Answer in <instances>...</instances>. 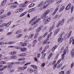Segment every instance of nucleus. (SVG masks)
Returning <instances> with one entry per match:
<instances>
[{
    "mask_svg": "<svg viewBox=\"0 0 74 74\" xmlns=\"http://www.w3.org/2000/svg\"><path fill=\"white\" fill-rule=\"evenodd\" d=\"M49 0H47L44 2V4L45 5L46 4H47L48 3H49Z\"/></svg>",
    "mask_w": 74,
    "mask_h": 74,
    "instance_id": "38",
    "label": "nucleus"
},
{
    "mask_svg": "<svg viewBox=\"0 0 74 74\" xmlns=\"http://www.w3.org/2000/svg\"><path fill=\"white\" fill-rule=\"evenodd\" d=\"M48 34V32L46 33L44 35H43V37H45Z\"/></svg>",
    "mask_w": 74,
    "mask_h": 74,
    "instance_id": "63",
    "label": "nucleus"
},
{
    "mask_svg": "<svg viewBox=\"0 0 74 74\" xmlns=\"http://www.w3.org/2000/svg\"><path fill=\"white\" fill-rule=\"evenodd\" d=\"M49 46L48 45H46L45 48V49L46 50L47 49H48V48H49Z\"/></svg>",
    "mask_w": 74,
    "mask_h": 74,
    "instance_id": "53",
    "label": "nucleus"
},
{
    "mask_svg": "<svg viewBox=\"0 0 74 74\" xmlns=\"http://www.w3.org/2000/svg\"><path fill=\"white\" fill-rule=\"evenodd\" d=\"M12 64H20V62H12Z\"/></svg>",
    "mask_w": 74,
    "mask_h": 74,
    "instance_id": "31",
    "label": "nucleus"
},
{
    "mask_svg": "<svg viewBox=\"0 0 74 74\" xmlns=\"http://www.w3.org/2000/svg\"><path fill=\"white\" fill-rule=\"evenodd\" d=\"M7 2V0H3V2L1 3V4L2 5H4Z\"/></svg>",
    "mask_w": 74,
    "mask_h": 74,
    "instance_id": "15",
    "label": "nucleus"
},
{
    "mask_svg": "<svg viewBox=\"0 0 74 74\" xmlns=\"http://www.w3.org/2000/svg\"><path fill=\"white\" fill-rule=\"evenodd\" d=\"M12 55H15L16 53V52H12L11 53Z\"/></svg>",
    "mask_w": 74,
    "mask_h": 74,
    "instance_id": "60",
    "label": "nucleus"
},
{
    "mask_svg": "<svg viewBox=\"0 0 74 74\" xmlns=\"http://www.w3.org/2000/svg\"><path fill=\"white\" fill-rule=\"evenodd\" d=\"M74 10V7L72 6L71 8V12L72 13Z\"/></svg>",
    "mask_w": 74,
    "mask_h": 74,
    "instance_id": "50",
    "label": "nucleus"
},
{
    "mask_svg": "<svg viewBox=\"0 0 74 74\" xmlns=\"http://www.w3.org/2000/svg\"><path fill=\"white\" fill-rule=\"evenodd\" d=\"M33 36H34V34H33L30 35L29 36V38H32L33 37Z\"/></svg>",
    "mask_w": 74,
    "mask_h": 74,
    "instance_id": "43",
    "label": "nucleus"
},
{
    "mask_svg": "<svg viewBox=\"0 0 74 74\" xmlns=\"http://www.w3.org/2000/svg\"><path fill=\"white\" fill-rule=\"evenodd\" d=\"M15 43V42L12 41V42H10L8 43V44H14Z\"/></svg>",
    "mask_w": 74,
    "mask_h": 74,
    "instance_id": "39",
    "label": "nucleus"
},
{
    "mask_svg": "<svg viewBox=\"0 0 74 74\" xmlns=\"http://www.w3.org/2000/svg\"><path fill=\"white\" fill-rule=\"evenodd\" d=\"M21 50L22 52H25L27 51V48L25 47L22 48L21 49Z\"/></svg>",
    "mask_w": 74,
    "mask_h": 74,
    "instance_id": "12",
    "label": "nucleus"
},
{
    "mask_svg": "<svg viewBox=\"0 0 74 74\" xmlns=\"http://www.w3.org/2000/svg\"><path fill=\"white\" fill-rule=\"evenodd\" d=\"M31 67H32V68H34V69H37V66L35 65H30Z\"/></svg>",
    "mask_w": 74,
    "mask_h": 74,
    "instance_id": "22",
    "label": "nucleus"
},
{
    "mask_svg": "<svg viewBox=\"0 0 74 74\" xmlns=\"http://www.w3.org/2000/svg\"><path fill=\"white\" fill-rule=\"evenodd\" d=\"M70 71L69 70L67 71L66 73V74H70Z\"/></svg>",
    "mask_w": 74,
    "mask_h": 74,
    "instance_id": "59",
    "label": "nucleus"
},
{
    "mask_svg": "<svg viewBox=\"0 0 74 74\" xmlns=\"http://www.w3.org/2000/svg\"><path fill=\"white\" fill-rule=\"evenodd\" d=\"M64 19H62V21H61V25H63L64 24Z\"/></svg>",
    "mask_w": 74,
    "mask_h": 74,
    "instance_id": "37",
    "label": "nucleus"
},
{
    "mask_svg": "<svg viewBox=\"0 0 74 74\" xmlns=\"http://www.w3.org/2000/svg\"><path fill=\"white\" fill-rule=\"evenodd\" d=\"M66 52H67L66 49H65L62 55V59H64V55H66Z\"/></svg>",
    "mask_w": 74,
    "mask_h": 74,
    "instance_id": "5",
    "label": "nucleus"
},
{
    "mask_svg": "<svg viewBox=\"0 0 74 74\" xmlns=\"http://www.w3.org/2000/svg\"><path fill=\"white\" fill-rule=\"evenodd\" d=\"M6 17V15H2V16H1L0 17V19H4V18H5Z\"/></svg>",
    "mask_w": 74,
    "mask_h": 74,
    "instance_id": "25",
    "label": "nucleus"
},
{
    "mask_svg": "<svg viewBox=\"0 0 74 74\" xmlns=\"http://www.w3.org/2000/svg\"><path fill=\"white\" fill-rule=\"evenodd\" d=\"M64 47H63L61 49V51L62 52H63L64 51Z\"/></svg>",
    "mask_w": 74,
    "mask_h": 74,
    "instance_id": "58",
    "label": "nucleus"
},
{
    "mask_svg": "<svg viewBox=\"0 0 74 74\" xmlns=\"http://www.w3.org/2000/svg\"><path fill=\"white\" fill-rule=\"evenodd\" d=\"M35 4L34 3H31L30 5H29V8H31V7H33L34 6Z\"/></svg>",
    "mask_w": 74,
    "mask_h": 74,
    "instance_id": "26",
    "label": "nucleus"
},
{
    "mask_svg": "<svg viewBox=\"0 0 74 74\" xmlns=\"http://www.w3.org/2000/svg\"><path fill=\"white\" fill-rule=\"evenodd\" d=\"M43 22H44V21H45V22H44V23H45V25H46V24H47V23H48V22H49L47 20V19H43Z\"/></svg>",
    "mask_w": 74,
    "mask_h": 74,
    "instance_id": "23",
    "label": "nucleus"
},
{
    "mask_svg": "<svg viewBox=\"0 0 74 74\" xmlns=\"http://www.w3.org/2000/svg\"><path fill=\"white\" fill-rule=\"evenodd\" d=\"M22 35H18L16 36V38H19V37H21L22 36Z\"/></svg>",
    "mask_w": 74,
    "mask_h": 74,
    "instance_id": "61",
    "label": "nucleus"
},
{
    "mask_svg": "<svg viewBox=\"0 0 74 74\" xmlns=\"http://www.w3.org/2000/svg\"><path fill=\"white\" fill-rule=\"evenodd\" d=\"M42 36H40L39 38H38V40L39 41H40L41 40H42Z\"/></svg>",
    "mask_w": 74,
    "mask_h": 74,
    "instance_id": "35",
    "label": "nucleus"
},
{
    "mask_svg": "<svg viewBox=\"0 0 74 74\" xmlns=\"http://www.w3.org/2000/svg\"><path fill=\"white\" fill-rule=\"evenodd\" d=\"M64 32H62L60 34V36L61 37H63V35H64Z\"/></svg>",
    "mask_w": 74,
    "mask_h": 74,
    "instance_id": "51",
    "label": "nucleus"
},
{
    "mask_svg": "<svg viewBox=\"0 0 74 74\" xmlns=\"http://www.w3.org/2000/svg\"><path fill=\"white\" fill-rule=\"evenodd\" d=\"M62 59H61L59 60L57 62V64H59V63H60V62H61V61H62Z\"/></svg>",
    "mask_w": 74,
    "mask_h": 74,
    "instance_id": "44",
    "label": "nucleus"
},
{
    "mask_svg": "<svg viewBox=\"0 0 74 74\" xmlns=\"http://www.w3.org/2000/svg\"><path fill=\"white\" fill-rule=\"evenodd\" d=\"M53 55V53H51L49 56L47 58L48 59H51V58L52 56Z\"/></svg>",
    "mask_w": 74,
    "mask_h": 74,
    "instance_id": "20",
    "label": "nucleus"
},
{
    "mask_svg": "<svg viewBox=\"0 0 74 74\" xmlns=\"http://www.w3.org/2000/svg\"><path fill=\"white\" fill-rule=\"evenodd\" d=\"M12 22L11 21H10L8 23H7L6 25H5V26L6 27H8V26H9L10 25V24Z\"/></svg>",
    "mask_w": 74,
    "mask_h": 74,
    "instance_id": "21",
    "label": "nucleus"
},
{
    "mask_svg": "<svg viewBox=\"0 0 74 74\" xmlns=\"http://www.w3.org/2000/svg\"><path fill=\"white\" fill-rule=\"evenodd\" d=\"M71 57L73 58L74 56V49H73L72 50L71 53Z\"/></svg>",
    "mask_w": 74,
    "mask_h": 74,
    "instance_id": "7",
    "label": "nucleus"
},
{
    "mask_svg": "<svg viewBox=\"0 0 74 74\" xmlns=\"http://www.w3.org/2000/svg\"><path fill=\"white\" fill-rule=\"evenodd\" d=\"M26 69H27V66H24L23 67H19L18 68V69L19 70H21V71H23V70H25Z\"/></svg>",
    "mask_w": 74,
    "mask_h": 74,
    "instance_id": "2",
    "label": "nucleus"
},
{
    "mask_svg": "<svg viewBox=\"0 0 74 74\" xmlns=\"http://www.w3.org/2000/svg\"><path fill=\"white\" fill-rule=\"evenodd\" d=\"M71 4H69L66 8V10H69L71 8Z\"/></svg>",
    "mask_w": 74,
    "mask_h": 74,
    "instance_id": "3",
    "label": "nucleus"
},
{
    "mask_svg": "<svg viewBox=\"0 0 74 74\" xmlns=\"http://www.w3.org/2000/svg\"><path fill=\"white\" fill-rule=\"evenodd\" d=\"M62 41H63L62 37V36H60L58 39V42H60V43L62 42Z\"/></svg>",
    "mask_w": 74,
    "mask_h": 74,
    "instance_id": "9",
    "label": "nucleus"
},
{
    "mask_svg": "<svg viewBox=\"0 0 74 74\" xmlns=\"http://www.w3.org/2000/svg\"><path fill=\"white\" fill-rule=\"evenodd\" d=\"M50 42H51L50 41H48V40L46 39L43 42V44H50Z\"/></svg>",
    "mask_w": 74,
    "mask_h": 74,
    "instance_id": "4",
    "label": "nucleus"
},
{
    "mask_svg": "<svg viewBox=\"0 0 74 74\" xmlns=\"http://www.w3.org/2000/svg\"><path fill=\"white\" fill-rule=\"evenodd\" d=\"M37 40H35L34 41L33 45H32V47H34V45L35 44H36V43L37 42Z\"/></svg>",
    "mask_w": 74,
    "mask_h": 74,
    "instance_id": "30",
    "label": "nucleus"
},
{
    "mask_svg": "<svg viewBox=\"0 0 74 74\" xmlns=\"http://www.w3.org/2000/svg\"><path fill=\"white\" fill-rule=\"evenodd\" d=\"M15 12L16 13H18V12H20L19 9H17L15 11Z\"/></svg>",
    "mask_w": 74,
    "mask_h": 74,
    "instance_id": "57",
    "label": "nucleus"
},
{
    "mask_svg": "<svg viewBox=\"0 0 74 74\" xmlns=\"http://www.w3.org/2000/svg\"><path fill=\"white\" fill-rule=\"evenodd\" d=\"M49 3H53L54 0H51V1H49Z\"/></svg>",
    "mask_w": 74,
    "mask_h": 74,
    "instance_id": "64",
    "label": "nucleus"
},
{
    "mask_svg": "<svg viewBox=\"0 0 74 74\" xmlns=\"http://www.w3.org/2000/svg\"><path fill=\"white\" fill-rule=\"evenodd\" d=\"M62 1V0H60L57 1L56 2L57 4H59L60 3H61Z\"/></svg>",
    "mask_w": 74,
    "mask_h": 74,
    "instance_id": "52",
    "label": "nucleus"
},
{
    "mask_svg": "<svg viewBox=\"0 0 74 74\" xmlns=\"http://www.w3.org/2000/svg\"><path fill=\"white\" fill-rule=\"evenodd\" d=\"M11 15V12H9L7 13V16H10Z\"/></svg>",
    "mask_w": 74,
    "mask_h": 74,
    "instance_id": "49",
    "label": "nucleus"
},
{
    "mask_svg": "<svg viewBox=\"0 0 74 74\" xmlns=\"http://www.w3.org/2000/svg\"><path fill=\"white\" fill-rule=\"evenodd\" d=\"M60 28H58L57 29L54 33L55 35H56V34H57L58 33V32H59V31H60Z\"/></svg>",
    "mask_w": 74,
    "mask_h": 74,
    "instance_id": "13",
    "label": "nucleus"
},
{
    "mask_svg": "<svg viewBox=\"0 0 74 74\" xmlns=\"http://www.w3.org/2000/svg\"><path fill=\"white\" fill-rule=\"evenodd\" d=\"M3 67L4 69H6V68H7V67H8L7 65L3 67V65H0V68H2Z\"/></svg>",
    "mask_w": 74,
    "mask_h": 74,
    "instance_id": "36",
    "label": "nucleus"
},
{
    "mask_svg": "<svg viewBox=\"0 0 74 74\" xmlns=\"http://www.w3.org/2000/svg\"><path fill=\"white\" fill-rule=\"evenodd\" d=\"M26 4H21L20 5H19V7H26Z\"/></svg>",
    "mask_w": 74,
    "mask_h": 74,
    "instance_id": "32",
    "label": "nucleus"
},
{
    "mask_svg": "<svg viewBox=\"0 0 74 74\" xmlns=\"http://www.w3.org/2000/svg\"><path fill=\"white\" fill-rule=\"evenodd\" d=\"M43 27H44V26H43V25H41L40 27H39L38 29V32L40 31L41 30H42V29L43 28Z\"/></svg>",
    "mask_w": 74,
    "mask_h": 74,
    "instance_id": "11",
    "label": "nucleus"
},
{
    "mask_svg": "<svg viewBox=\"0 0 74 74\" xmlns=\"http://www.w3.org/2000/svg\"><path fill=\"white\" fill-rule=\"evenodd\" d=\"M4 10H0V15H1L3 12Z\"/></svg>",
    "mask_w": 74,
    "mask_h": 74,
    "instance_id": "42",
    "label": "nucleus"
},
{
    "mask_svg": "<svg viewBox=\"0 0 74 74\" xmlns=\"http://www.w3.org/2000/svg\"><path fill=\"white\" fill-rule=\"evenodd\" d=\"M52 34V32H50V34L47 36V38H49Z\"/></svg>",
    "mask_w": 74,
    "mask_h": 74,
    "instance_id": "29",
    "label": "nucleus"
},
{
    "mask_svg": "<svg viewBox=\"0 0 74 74\" xmlns=\"http://www.w3.org/2000/svg\"><path fill=\"white\" fill-rule=\"evenodd\" d=\"M18 58V57L16 56H12L10 57V59H16Z\"/></svg>",
    "mask_w": 74,
    "mask_h": 74,
    "instance_id": "14",
    "label": "nucleus"
},
{
    "mask_svg": "<svg viewBox=\"0 0 74 74\" xmlns=\"http://www.w3.org/2000/svg\"><path fill=\"white\" fill-rule=\"evenodd\" d=\"M59 16V15H56L53 18V19H57L58 18Z\"/></svg>",
    "mask_w": 74,
    "mask_h": 74,
    "instance_id": "19",
    "label": "nucleus"
},
{
    "mask_svg": "<svg viewBox=\"0 0 74 74\" xmlns=\"http://www.w3.org/2000/svg\"><path fill=\"white\" fill-rule=\"evenodd\" d=\"M44 3V1H42L40 3V4L38 5V7H40V5H42V4Z\"/></svg>",
    "mask_w": 74,
    "mask_h": 74,
    "instance_id": "34",
    "label": "nucleus"
},
{
    "mask_svg": "<svg viewBox=\"0 0 74 74\" xmlns=\"http://www.w3.org/2000/svg\"><path fill=\"white\" fill-rule=\"evenodd\" d=\"M27 71L29 72V73H32V72H33L34 71L32 69L30 68H29L28 69H27Z\"/></svg>",
    "mask_w": 74,
    "mask_h": 74,
    "instance_id": "17",
    "label": "nucleus"
},
{
    "mask_svg": "<svg viewBox=\"0 0 74 74\" xmlns=\"http://www.w3.org/2000/svg\"><path fill=\"white\" fill-rule=\"evenodd\" d=\"M37 23V19L36 21H35L34 22V23H33V24H31L32 26H33V25H35L36 23Z\"/></svg>",
    "mask_w": 74,
    "mask_h": 74,
    "instance_id": "40",
    "label": "nucleus"
},
{
    "mask_svg": "<svg viewBox=\"0 0 74 74\" xmlns=\"http://www.w3.org/2000/svg\"><path fill=\"white\" fill-rule=\"evenodd\" d=\"M26 55V54L25 53H22L19 55L20 56H25Z\"/></svg>",
    "mask_w": 74,
    "mask_h": 74,
    "instance_id": "33",
    "label": "nucleus"
},
{
    "mask_svg": "<svg viewBox=\"0 0 74 74\" xmlns=\"http://www.w3.org/2000/svg\"><path fill=\"white\" fill-rule=\"evenodd\" d=\"M59 74H64V71H61L59 73Z\"/></svg>",
    "mask_w": 74,
    "mask_h": 74,
    "instance_id": "54",
    "label": "nucleus"
},
{
    "mask_svg": "<svg viewBox=\"0 0 74 74\" xmlns=\"http://www.w3.org/2000/svg\"><path fill=\"white\" fill-rule=\"evenodd\" d=\"M64 6H63L62 7V8H61V9L60 10V11H63V10H64Z\"/></svg>",
    "mask_w": 74,
    "mask_h": 74,
    "instance_id": "45",
    "label": "nucleus"
},
{
    "mask_svg": "<svg viewBox=\"0 0 74 74\" xmlns=\"http://www.w3.org/2000/svg\"><path fill=\"white\" fill-rule=\"evenodd\" d=\"M26 13H27V12H24L23 13H22L20 16V17H22V16H24V15H25V14H26Z\"/></svg>",
    "mask_w": 74,
    "mask_h": 74,
    "instance_id": "24",
    "label": "nucleus"
},
{
    "mask_svg": "<svg viewBox=\"0 0 74 74\" xmlns=\"http://www.w3.org/2000/svg\"><path fill=\"white\" fill-rule=\"evenodd\" d=\"M20 44L21 45L22 47H25L27 45L26 43H23L22 42H20Z\"/></svg>",
    "mask_w": 74,
    "mask_h": 74,
    "instance_id": "10",
    "label": "nucleus"
},
{
    "mask_svg": "<svg viewBox=\"0 0 74 74\" xmlns=\"http://www.w3.org/2000/svg\"><path fill=\"white\" fill-rule=\"evenodd\" d=\"M70 37V36L69 34H67L65 36L64 38H65V39H67V38H69Z\"/></svg>",
    "mask_w": 74,
    "mask_h": 74,
    "instance_id": "18",
    "label": "nucleus"
},
{
    "mask_svg": "<svg viewBox=\"0 0 74 74\" xmlns=\"http://www.w3.org/2000/svg\"><path fill=\"white\" fill-rule=\"evenodd\" d=\"M47 29V26H45L44 28L42 30V32H44V31H45V30L46 29Z\"/></svg>",
    "mask_w": 74,
    "mask_h": 74,
    "instance_id": "47",
    "label": "nucleus"
},
{
    "mask_svg": "<svg viewBox=\"0 0 74 74\" xmlns=\"http://www.w3.org/2000/svg\"><path fill=\"white\" fill-rule=\"evenodd\" d=\"M73 19H74V17H71L70 18V22H72L73 21Z\"/></svg>",
    "mask_w": 74,
    "mask_h": 74,
    "instance_id": "56",
    "label": "nucleus"
},
{
    "mask_svg": "<svg viewBox=\"0 0 74 74\" xmlns=\"http://www.w3.org/2000/svg\"><path fill=\"white\" fill-rule=\"evenodd\" d=\"M12 63L8 65H7V66L8 68H11L12 67Z\"/></svg>",
    "mask_w": 74,
    "mask_h": 74,
    "instance_id": "27",
    "label": "nucleus"
},
{
    "mask_svg": "<svg viewBox=\"0 0 74 74\" xmlns=\"http://www.w3.org/2000/svg\"><path fill=\"white\" fill-rule=\"evenodd\" d=\"M33 27H31L29 28V29H28V30L29 31H31V30H33Z\"/></svg>",
    "mask_w": 74,
    "mask_h": 74,
    "instance_id": "55",
    "label": "nucleus"
},
{
    "mask_svg": "<svg viewBox=\"0 0 74 74\" xmlns=\"http://www.w3.org/2000/svg\"><path fill=\"white\" fill-rule=\"evenodd\" d=\"M50 12V10H47L45 13L47 15L48 14H49Z\"/></svg>",
    "mask_w": 74,
    "mask_h": 74,
    "instance_id": "41",
    "label": "nucleus"
},
{
    "mask_svg": "<svg viewBox=\"0 0 74 74\" xmlns=\"http://www.w3.org/2000/svg\"><path fill=\"white\" fill-rule=\"evenodd\" d=\"M74 63H72L71 65V68L72 69L73 67V66H74Z\"/></svg>",
    "mask_w": 74,
    "mask_h": 74,
    "instance_id": "62",
    "label": "nucleus"
},
{
    "mask_svg": "<svg viewBox=\"0 0 74 74\" xmlns=\"http://www.w3.org/2000/svg\"><path fill=\"white\" fill-rule=\"evenodd\" d=\"M60 23H61V21H60L58 22V24H57L56 25V27H58L60 25Z\"/></svg>",
    "mask_w": 74,
    "mask_h": 74,
    "instance_id": "28",
    "label": "nucleus"
},
{
    "mask_svg": "<svg viewBox=\"0 0 74 74\" xmlns=\"http://www.w3.org/2000/svg\"><path fill=\"white\" fill-rule=\"evenodd\" d=\"M45 55H46V54L45 53L43 54L41 57V59H45Z\"/></svg>",
    "mask_w": 74,
    "mask_h": 74,
    "instance_id": "16",
    "label": "nucleus"
},
{
    "mask_svg": "<svg viewBox=\"0 0 74 74\" xmlns=\"http://www.w3.org/2000/svg\"><path fill=\"white\" fill-rule=\"evenodd\" d=\"M25 60V58H22L18 59V60L19 61H21V60Z\"/></svg>",
    "mask_w": 74,
    "mask_h": 74,
    "instance_id": "48",
    "label": "nucleus"
},
{
    "mask_svg": "<svg viewBox=\"0 0 74 74\" xmlns=\"http://www.w3.org/2000/svg\"><path fill=\"white\" fill-rule=\"evenodd\" d=\"M62 65H63L62 64H60L59 65H58L57 67V68H59L60 67H62Z\"/></svg>",
    "mask_w": 74,
    "mask_h": 74,
    "instance_id": "46",
    "label": "nucleus"
},
{
    "mask_svg": "<svg viewBox=\"0 0 74 74\" xmlns=\"http://www.w3.org/2000/svg\"><path fill=\"white\" fill-rule=\"evenodd\" d=\"M47 15L45 13L41 16V19H47Z\"/></svg>",
    "mask_w": 74,
    "mask_h": 74,
    "instance_id": "1",
    "label": "nucleus"
},
{
    "mask_svg": "<svg viewBox=\"0 0 74 74\" xmlns=\"http://www.w3.org/2000/svg\"><path fill=\"white\" fill-rule=\"evenodd\" d=\"M50 3H48L46 5H45L43 7H41V8L42 10H43L44 8H46L48 6H49V5Z\"/></svg>",
    "mask_w": 74,
    "mask_h": 74,
    "instance_id": "6",
    "label": "nucleus"
},
{
    "mask_svg": "<svg viewBox=\"0 0 74 74\" xmlns=\"http://www.w3.org/2000/svg\"><path fill=\"white\" fill-rule=\"evenodd\" d=\"M37 19V16H36L35 17L33 18L31 20V21L29 22V24H30L32 23V22H33L34 21H35L36 19Z\"/></svg>",
    "mask_w": 74,
    "mask_h": 74,
    "instance_id": "8",
    "label": "nucleus"
}]
</instances>
